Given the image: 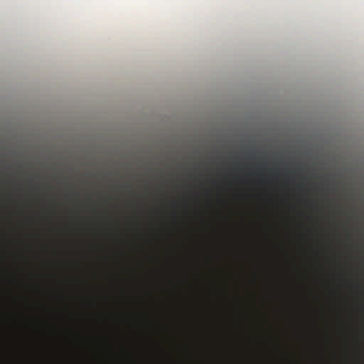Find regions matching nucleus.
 Wrapping results in <instances>:
<instances>
[{
    "label": "nucleus",
    "mask_w": 364,
    "mask_h": 364,
    "mask_svg": "<svg viewBox=\"0 0 364 364\" xmlns=\"http://www.w3.org/2000/svg\"><path fill=\"white\" fill-rule=\"evenodd\" d=\"M41 364H46V224H41Z\"/></svg>",
    "instance_id": "f257e3e1"
},
{
    "label": "nucleus",
    "mask_w": 364,
    "mask_h": 364,
    "mask_svg": "<svg viewBox=\"0 0 364 364\" xmlns=\"http://www.w3.org/2000/svg\"><path fill=\"white\" fill-rule=\"evenodd\" d=\"M47 364H50V336H47Z\"/></svg>",
    "instance_id": "f03ea898"
},
{
    "label": "nucleus",
    "mask_w": 364,
    "mask_h": 364,
    "mask_svg": "<svg viewBox=\"0 0 364 364\" xmlns=\"http://www.w3.org/2000/svg\"><path fill=\"white\" fill-rule=\"evenodd\" d=\"M70 335V330H69V328L68 326H65V331L63 334V339H67L68 338V336Z\"/></svg>",
    "instance_id": "7ed1b4c3"
},
{
    "label": "nucleus",
    "mask_w": 364,
    "mask_h": 364,
    "mask_svg": "<svg viewBox=\"0 0 364 364\" xmlns=\"http://www.w3.org/2000/svg\"><path fill=\"white\" fill-rule=\"evenodd\" d=\"M62 314H63V316H65V317L70 316L69 311L66 308L63 309Z\"/></svg>",
    "instance_id": "20e7f679"
},
{
    "label": "nucleus",
    "mask_w": 364,
    "mask_h": 364,
    "mask_svg": "<svg viewBox=\"0 0 364 364\" xmlns=\"http://www.w3.org/2000/svg\"><path fill=\"white\" fill-rule=\"evenodd\" d=\"M60 298L63 301H66L68 300L69 298L68 296H67L63 292H60Z\"/></svg>",
    "instance_id": "39448f33"
}]
</instances>
